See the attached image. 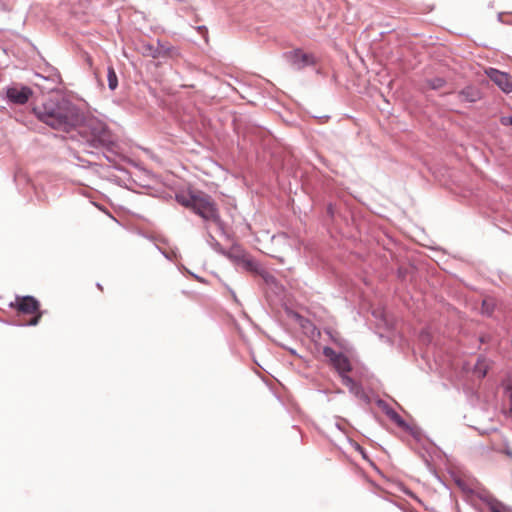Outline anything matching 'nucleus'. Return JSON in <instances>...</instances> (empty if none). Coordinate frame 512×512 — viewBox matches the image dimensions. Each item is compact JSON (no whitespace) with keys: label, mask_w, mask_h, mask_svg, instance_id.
Listing matches in <instances>:
<instances>
[{"label":"nucleus","mask_w":512,"mask_h":512,"mask_svg":"<svg viewBox=\"0 0 512 512\" xmlns=\"http://www.w3.org/2000/svg\"><path fill=\"white\" fill-rule=\"evenodd\" d=\"M258 276H261L269 289L278 297H281L284 292V288L282 285H279L276 281V278L273 275H270L267 272L260 271L258 268Z\"/></svg>","instance_id":"8"},{"label":"nucleus","mask_w":512,"mask_h":512,"mask_svg":"<svg viewBox=\"0 0 512 512\" xmlns=\"http://www.w3.org/2000/svg\"><path fill=\"white\" fill-rule=\"evenodd\" d=\"M11 306L17 308L23 314H34L38 312L40 303L33 296H23L17 297L15 304H11Z\"/></svg>","instance_id":"6"},{"label":"nucleus","mask_w":512,"mask_h":512,"mask_svg":"<svg viewBox=\"0 0 512 512\" xmlns=\"http://www.w3.org/2000/svg\"><path fill=\"white\" fill-rule=\"evenodd\" d=\"M37 119L51 128L63 132L75 130L83 122V113L70 100L53 97L33 108Z\"/></svg>","instance_id":"1"},{"label":"nucleus","mask_w":512,"mask_h":512,"mask_svg":"<svg viewBox=\"0 0 512 512\" xmlns=\"http://www.w3.org/2000/svg\"><path fill=\"white\" fill-rule=\"evenodd\" d=\"M144 54L147 56H150L152 58H159L166 56L167 50H160L159 48L154 47L153 45H146L144 46Z\"/></svg>","instance_id":"14"},{"label":"nucleus","mask_w":512,"mask_h":512,"mask_svg":"<svg viewBox=\"0 0 512 512\" xmlns=\"http://www.w3.org/2000/svg\"><path fill=\"white\" fill-rule=\"evenodd\" d=\"M107 80L109 89L114 91L118 86V78L113 66L107 68Z\"/></svg>","instance_id":"16"},{"label":"nucleus","mask_w":512,"mask_h":512,"mask_svg":"<svg viewBox=\"0 0 512 512\" xmlns=\"http://www.w3.org/2000/svg\"><path fill=\"white\" fill-rule=\"evenodd\" d=\"M291 65L296 69H302L314 64V58L311 54L304 53L301 50H294L289 55Z\"/></svg>","instance_id":"7"},{"label":"nucleus","mask_w":512,"mask_h":512,"mask_svg":"<svg viewBox=\"0 0 512 512\" xmlns=\"http://www.w3.org/2000/svg\"><path fill=\"white\" fill-rule=\"evenodd\" d=\"M198 30H199L200 32H205V33H207V29H206V27H204V26H199V27H198Z\"/></svg>","instance_id":"26"},{"label":"nucleus","mask_w":512,"mask_h":512,"mask_svg":"<svg viewBox=\"0 0 512 512\" xmlns=\"http://www.w3.org/2000/svg\"><path fill=\"white\" fill-rule=\"evenodd\" d=\"M34 314L35 315L31 318V320L28 323V325H30V326H36L42 317V312L40 310H38V312H36Z\"/></svg>","instance_id":"23"},{"label":"nucleus","mask_w":512,"mask_h":512,"mask_svg":"<svg viewBox=\"0 0 512 512\" xmlns=\"http://www.w3.org/2000/svg\"><path fill=\"white\" fill-rule=\"evenodd\" d=\"M505 453L507 456L512 457V451L510 449H506Z\"/></svg>","instance_id":"27"},{"label":"nucleus","mask_w":512,"mask_h":512,"mask_svg":"<svg viewBox=\"0 0 512 512\" xmlns=\"http://www.w3.org/2000/svg\"><path fill=\"white\" fill-rule=\"evenodd\" d=\"M323 354L329 358V360L333 363L335 359H337L338 356H340L341 353H337L333 348L331 347H324Z\"/></svg>","instance_id":"20"},{"label":"nucleus","mask_w":512,"mask_h":512,"mask_svg":"<svg viewBox=\"0 0 512 512\" xmlns=\"http://www.w3.org/2000/svg\"><path fill=\"white\" fill-rule=\"evenodd\" d=\"M386 416L394 422L398 427L409 432L413 437H417V433L393 408L388 411Z\"/></svg>","instance_id":"9"},{"label":"nucleus","mask_w":512,"mask_h":512,"mask_svg":"<svg viewBox=\"0 0 512 512\" xmlns=\"http://www.w3.org/2000/svg\"><path fill=\"white\" fill-rule=\"evenodd\" d=\"M458 97L461 101L474 103L481 98V95L477 88L473 86H467L458 93Z\"/></svg>","instance_id":"11"},{"label":"nucleus","mask_w":512,"mask_h":512,"mask_svg":"<svg viewBox=\"0 0 512 512\" xmlns=\"http://www.w3.org/2000/svg\"><path fill=\"white\" fill-rule=\"evenodd\" d=\"M491 512H512L511 509L500 502L490 503Z\"/></svg>","instance_id":"19"},{"label":"nucleus","mask_w":512,"mask_h":512,"mask_svg":"<svg viewBox=\"0 0 512 512\" xmlns=\"http://www.w3.org/2000/svg\"><path fill=\"white\" fill-rule=\"evenodd\" d=\"M192 211L199 215L205 224V229H214L219 236L228 238L229 235L225 230L224 222L221 220L219 210L211 196L202 192L198 193V199L194 203Z\"/></svg>","instance_id":"3"},{"label":"nucleus","mask_w":512,"mask_h":512,"mask_svg":"<svg viewBox=\"0 0 512 512\" xmlns=\"http://www.w3.org/2000/svg\"><path fill=\"white\" fill-rule=\"evenodd\" d=\"M488 78L493 81L503 92H512V76L495 68L486 70Z\"/></svg>","instance_id":"5"},{"label":"nucleus","mask_w":512,"mask_h":512,"mask_svg":"<svg viewBox=\"0 0 512 512\" xmlns=\"http://www.w3.org/2000/svg\"><path fill=\"white\" fill-rule=\"evenodd\" d=\"M445 84H446L445 79L441 78V77H435L433 79L427 80V85L429 86V88H431L433 90H439L442 87H444Z\"/></svg>","instance_id":"18"},{"label":"nucleus","mask_w":512,"mask_h":512,"mask_svg":"<svg viewBox=\"0 0 512 512\" xmlns=\"http://www.w3.org/2000/svg\"><path fill=\"white\" fill-rule=\"evenodd\" d=\"M157 48H159L160 50H167L166 56L170 55V52L172 50L171 47L162 44L160 41H157Z\"/></svg>","instance_id":"25"},{"label":"nucleus","mask_w":512,"mask_h":512,"mask_svg":"<svg viewBox=\"0 0 512 512\" xmlns=\"http://www.w3.org/2000/svg\"><path fill=\"white\" fill-rule=\"evenodd\" d=\"M340 378H341L342 384L345 385L349 389L350 393H352L356 397H360V398H362L364 396V391H363L362 386L359 383H357L354 379H352L347 374H343V376H341Z\"/></svg>","instance_id":"10"},{"label":"nucleus","mask_w":512,"mask_h":512,"mask_svg":"<svg viewBox=\"0 0 512 512\" xmlns=\"http://www.w3.org/2000/svg\"><path fill=\"white\" fill-rule=\"evenodd\" d=\"M33 91L31 88L27 86H19L14 85L8 87L6 90L7 99L17 105H23L28 102L29 98L32 96Z\"/></svg>","instance_id":"4"},{"label":"nucleus","mask_w":512,"mask_h":512,"mask_svg":"<svg viewBox=\"0 0 512 512\" xmlns=\"http://www.w3.org/2000/svg\"><path fill=\"white\" fill-rule=\"evenodd\" d=\"M337 372L339 373V376H343V374H347L351 371L352 366L347 356H345L343 353L340 354V356L335 359V361L332 363Z\"/></svg>","instance_id":"12"},{"label":"nucleus","mask_w":512,"mask_h":512,"mask_svg":"<svg viewBox=\"0 0 512 512\" xmlns=\"http://www.w3.org/2000/svg\"><path fill=\"white\" fill-rule=\"evenodd\" d=\"M207 230V234H208V238H207V242L208 244L218 253H221V254H224L226 255V252L225 250L222 248L221 244L217 241V239L215 238V236L213 235L211 229H206Z\"/></svg>","instance_id":"15"},{"label":"nucleus","mask_w":512,"mask_h":512,"mask_svg":"<svg viewBox=\"0 0 512 512\" xmlns=\"http://www.w3.org/2000/svg\"><path fill=\"white\" fill-rule=\"evenodd\" d=\"M242 263H243V266L249 270V271H256V264L253 260H249V259H246L245 258V255L242 256Z\"/></svg>","instance_id":"21"},{"label":"nucleus","mask_w":512,"mask_h":512,"mask_svg":"<svg viewBox=\"0 0 512 512\" xmlns=\"http://www.w3.org/2000/svg\"><path fill=\"white\" fill-rule=\"evenodd\" d=\"M495 302L492 298H486L482 301L481 312L487 316H491L494 312Z\"/></svg>","instance_id":"17"},{"label":"nucleus","mask_w":512,"mask_h":512,"mask_svg":"<svg viewBox=\"0 0 512 512\" xmlns=\"http://www.w3.org/2000/svg\"><path fill=\"white\" fill-rule=\"evenodd\" d=\"M500 123L503 126H512V116H502L500 118Z\"/></svg>","instance_id":"24"},{"label":"nucleus","mask_w":512,"mask_h":512,"mask_svg":"<svg viewBox=\"0 0 512 512\" xmlns=\"http://www.w3.org/2000/svg\"><path fill=\"white\" fill-rule=\"evenodd\" d=\"M175 198L180 205L192 210L194 207V203L198 199V193H179L176 194Z\"/></svg>","instance_id":"13"},{"label":"nucleus","mask_w":512,"mask_h":512,"mask_svg":"<svg viewBox=\"0 0 512 512\" xmlns=\"http://www.w3.org/2000/svg\"><path fill=\"white\" fill-rule=\"evenodd\" d=\"M376 404L385 414H387L388 411H390L392 409V407L386 401H384L382 399H378L376 401Z\"/></svg>","instance_id":"22"},{"label":"nucleus","mask_w":512,"mask_h":512,"mask_svg":"<svg viewBox=\"0 0 512 512\" xmlns=\"http://www.w3.org/2000/svg\"><path fill=\"white\" fill-rule=\"evenodd\" d=\"M81 142L88 148L112 150L115 138L107 125L94 117L86 118L76 127Z\"/></svg>","instance_id":"2"}]
</instances>
